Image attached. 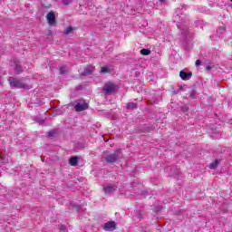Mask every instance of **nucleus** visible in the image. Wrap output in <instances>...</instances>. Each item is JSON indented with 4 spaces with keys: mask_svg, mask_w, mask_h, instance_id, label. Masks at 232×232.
<instances>
[{
    "mask_svg": "<svg viewBox=\"0 0 232 232\" xmlns=\"http://www.w3.org/2000/svg\"><path fill=\"white\" fill-rule=\"evenodd\" d=\"M9 83L13 89L18 88L22 90H32V88H34V84L32 83V80H30V78H12L9 79Z\"/></svg>",
    "mask_w": 232,
    "mask_h": 232,
    "instance_id": "nucleus-1",
    "label": "nucleus"
},
{
    "mask_svg": "<svg viewBox=\"0 0 232 232\" xmlns=\"http://www.w3.org/2000/svg\"><path fill=\"white\" fill-rule=\"evenodd\" d=\"M115 90H117V85H115L113 82H107L103 87V92L108 95H110V93H113Z\"/></svg>",
    "mask_w": 232,
    "mask_h": 232,
    "instance_id": "nucleus-2",
    "label": "nucleus"
},
{
    "mask_svg": "<svg viewBox=\"0 0 232 232\" xmlns=\"http://www.w3.org/2000/svg\"><path fill=\"white\" fill-rule=\"evenodd\" d=\"M121 153V151H116L113 154H108L107 156H104V159L106 160V162H115V160H117V159H119V154Z\"/></svg>",
    "mask_w": 232,
    "mask_h": 232,
    "instance_id": "nucleus-3",
    "label": "nucleus"
},
{
    "mask_svg": "<svg viewBox=\"0 0 232 232\" xmlns=\"http://www.w3.org/2000/svg\"><path fill=\"white\" fill-rule=\"evenodd\" d=\"M46 19H47V23H48V24H50V26H53L57 23L55 21V13L53 11H51L47 14Z\"/></svg>",
    "mask_w": 232,
    "mask_h": 232,
    "instance_id": "nucleus-4",
    "label": "nucleus"
},
{
    "mask_svg": "<svg viewBox=\"0 0 232 232\" xmlns=\"http://www.w3.org/2000/svg\"><path fill=\"white\" fill-rule=\"evenodd\" d=\"M115 227H117V224H115V221H109L103 226L104 231H115Z\"/></svg>",
    "mask_w": 232,
    "mask_h": 232,
    "instance_id": "nucleus-5",
    "label": "nucleus"
},
{
    "mask_svg": "<svg viewBox=\"0 0 232 232\" xmlns=\"http://www.w3.org/2000/svg\"><path fill=\"white\" fill-rule=\"evenodd\" d=\"M76 111H84V110H88V103L80 102L75 105Z\"/></svg>",
    "mask_w": 232,
    "mask_h": 232,
    "instance_id": "nucleus-6",
    "label": "nucleus"
},
{
    "mask_svg": "<svg viewBox=\"0 0 232 232\" xmlns=\"http://www.w3.org/2000/svg\"><path fill=\"white\" fill-rule=\"evenodd\" d=\"M115 189H117V186H115V185H106L103 188V190L105 191V193H113V191H115Z\"/></svg>",
    "mask_w": 232,
    "mask_h": 232,
    "instance_id": "nucleus-7",
    "label": "nucleus"
},
{
    "mask_svg": "<svg viewBox=\"0 0 232 232\" xmlns=\"http://www.w3.org/2000/svg\"><path fill=\"white\" fill-rule=\"evenodd\" d=\"M95 69V67L93 65H89L85 68L82 75H92V73L93 72V70Z\"/></svg>",
    "mask_w": 232,
    "mask_h": 232,
    "instance_id": "nucleus-8",
    "label": "nucleus"
},
{
    "mask_svg": "<svg viewBox=\"0 0 232 232\" xmlns=\"http://www.w3.org/2000/svg\"><path fill=\"white\" fill-rule=\"evenodd\" d=\"M179 77H181L183 81H186V79H189V77H191V72L181 71L179 72Z\"/></svg>",
    "mask_w": 232,
    "mask_h": 232,
    "instance_id": "nucleus-9",
    "label": "nucleus"
},
{
    "mask_svg": "<svg viewBox=\"0 0 232 232\" xmlns=\"http://www.w3.org/2000/svg\"><path fill=\"white\" fill-rule=\"evenodd\" d=\"M218 164H220V161H218V160H216L209 164L208 168L209 169H217V168H218Z\"/></svg>",
    "mask_w": 232,
    "mask_h": 232,
    "instance_id": "nucleus-10",
    "label": "nucleus"
},
{
    "mask_svg": "<svg viewBox=\"0 0 232 232\" xmlns=\"http://www.w3.org/2000/svg\"><path fill=\"white\" fill-rule=\"evenodd\" d=\"M79 162V159H77V157H72L69 160V163L72 165V166H77Z\"/></svg>",
    "mask_w": 232,
    "mask_h": 232,
    "instance_id": "nucleus-11",
    "label": "nucleus"
},
{
    "mask_svg": "<svg viewBox=\"0 0 232 232\" xmlns=\"http://www.w3.org/2000/svg\"><path fill=\"white\" fill-rule=\"evenodd\" d=\"M137 108V103L130 102L127 104V110H135Z\"/></svg>",
    "mask_w": 232,
    "mask_h": 232,
    "instance_id": "nucleus-12",
    "label": "nucleus"
},
{
    "mask_svg": "<svg viewBox=\"0 0 232 232\" xmlns=\"http://www.w3.org/2000/svg\"><path fill=\"white\" fill-rule=\"evenodd\" d=\"M150 52L148 49H141L140 50V54L141 55H150Z\"/></svg>",
    "mask_w": 232,
    "mask_h": 232,
    "instance_id": "nucleus-13",
    "label": "nucleus"
},
{
    "mask_svg": "<svg viewBox=\"0 0 232 232\" xmlns=\"http://www.w3.org/2000/svg\"><path fill=\"white\" fill-rule=\"evenodd\" d=\"M72 27H66L64 30L65 35H68V34H72Z\"/></svg>",
    "mask_w": 232,
    "mask_h": 232,
    "instance_id": "nucleus-14",
    "label": "nucleus"
},
{
    "mask_svg": "<svg viewBox=\"0 0 232 232\" xmlns=\"http://www.w3.org/2000/svg\"><path fill=\"white\" fill-rule=\"evenodd\" d=\"M21 67L19 66V63H15L14 72L15 73H19L21 72Z\"/></svg>",
    "mask_w": 232,
    "mask_h": 232,
    "instance_id": "nucleus-15",
    "label": "nucleus"
},
{
    "mask_svg": "<svg viewBox=\"0 0 232 232\" xmlns=\"http://www.w3.org/2000/svg\"><path fill=\"white\" fill-rule=\"evenodd\" d=\"M110 69L108 67H102V73H109Z\"/></svg>",
    "mask_w": 232,
    "mask_h": 232,
    "instance_id": "nucleus-16",
    "label": "nucleus"
},
{
    "mask_svg": "<svg viewBox=\"0 0 232 232\" xmlns=\"http://www.w3.org/2000/svg\"><path fill=\"white\" fill-rule=\"evenodd\" d=\"M212 139H220L221 135L218 134V135H211Z\"/></svg>",
    "mask_w": 232,
    "mask_h": 232,
    "instance_id": "nucleus-17",
    "label": "nucleus"
},
{
    "mask_svg": "<svg viewBox=\"0 0 232 232\" xmlns=\"http://www.w3.org/2000/svg\"><path fill=\"white\" fill-rule=\"evenodd\" d=\"M200 64H202V62H200V60H197L196 66H200Z\"/></svg>",
    "mask_w": 232,
    "mask_h": 232,
    "instance_id": "nucleus-18",
    "label": "nucleus"
},
{
    "mask_svg": "<svg viewBox=\"0 0 232 232\" xmlns=\"http://www.w3.org/2000/svg\"><path fill=\"white\" fill-rule=\"evenodd\" d=\"M61 73H64V71L63 70V68L60 69Z\"/></svg>",
    "mask_w": 232,
    "mask_h": 232,
    "instance_id": "nucleus-19",
    "label": "nucleus"
},
{
    "mask_svg": "<svg viewBox=\"0 0 232 232\" xmlns=\"http://www.w3.org/2000/svg\"><path fill=\"white\" fill-rule=\"evenodd\" d=\"M53 132H49V135H53Z\"/></svg>",
    "mask_w": 232,
    "mask_h": 232,
    "instance_id": "nucleus-20",
    "label": "nucleus"
},
{
    "mask_svg": "<svg viewBox=\"0 0 232 232\" xmlns=\"http://www.w3.org/2000/svg\"><path fill=\"white\" fill-rule=\"evenodd\" d=\"M207 70H209V66L207 67Z\"/></svg>",
    "mask_w": 232,
    "mask_h": 232,
    "instance_id": "nucleus-21",
    "label": "nucleus"
},
{
    "mask_svg": "<svg viewBox=\"0 0 232 232\" xmlns=\"http://www.w3.org/2000/svg\"><path fill=\"white\" fill-rule=\"evenodd\" d=\"M2 82H0V86H1Z\"/></svg>",
    "mask_w": 232,
    "mask_h": 232,
    "instance_id": "nucleus-22",
    "label": "nucleus"
},
{
    "mask_svg": "<svg viewBox=\"0 0 232 232\" xmlns=\"http://www.w3.org/2000/svg\"><path fill=\"white\" fill-rule=\"evenodd\" d=\"M160 1H164V0H160Z\"/></svg>",
    "mask_w": 232,
    "mask_h": 232,
    "instance_id": "nucleus-23",
    "label": "nucleus"
}]
</instances>
